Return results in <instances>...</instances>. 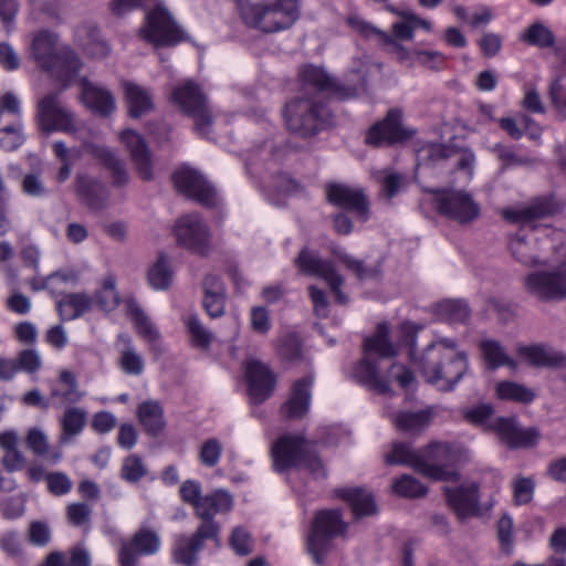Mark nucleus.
<instances>
[{
  "mask_svg": "<svg viewBox=\"0 0 566 566\" xmlns=\"http://www.w3.org/2000/svg\"><path fill=\"white\" fill-rule=\"evenodd\" d=\"M147 473L145 465L139 457L132 454L127 457L122 467L120 475L124 480L135 483Z\"/></svg>",
  "mask_w": 566,
  "mask_h": 566,
  "instance_id": "nucleus-61",
  "label": "nucleus"
},
{
  "mask_svg": "<svg viewBox=\"0 0 566 566\" xmlns=\"http://www.w3.org/2000/svg\"><path fill=\"white\" fill-rule=\"evenodd\" d=\"M0 448L4 452L0 463L7 472L20 471L25 467L27 459L19 449V437L15 431L6 430L0 433Z\"/></svg>",
  "mask_w": 566,
  "mask_h": 566,
  "instance_id": "nucleus-35",
  "label": "nucleus"
},
{
  "mask_svg": "<svg viewBox=\"0 0 566 566\" xmlns=\"http://www.w3.org/2000/svg\"><path fill=\"white\" fill-rule=\"evenodd\" d=\"M481 352L490 369H496L501 366L516 368V363L506 355L502 345L493 339L483 340L480 344Z\"/></svg>",
  "mask_w": 566,
  "mask_h": 566,
  "instance_id": "nucleus-44",
  "label": "nucleus"
},
{
  "mask_svg": "<svg viewBox=\"0 0 566 566\" xmlns=\"http://www.w3.org/2000/svg\"><path fill=\"white\" fill-rule=\"evenodd\" d=\"M137 416L145 431L156 437L165 428L164 410L157 401H145L139 405Z\"/></svg>",
  "mask_w": 566,
  "mask_h": 566,
  "instance_id": "nucleus-39",
  "label": "nucleus"
},
{
  "mask_svg": "<svg viewBox=\"0 0 566 566\" xmlns=\"http://www.w3.org/2000/svg\"><path fill=\"white\" fill-rule=\"evenodd\" d=\"M313 380V376L308 375L294 381L290 398L280 410L284 418L300 419L308 411Z\"/></svg>",
  "mask_w": 566,
  "mask_h": 566,
  "instance_id": "nucleus-30",
  "label": "nucleus"
},
{
  "mask_svg": "<svg viewBox=\"0 0 566 566\" xmlns=\"http://www.w3.org/2000/svg\"><path fill=\"white\" fill-rule=\"evenodd\" d=\"M424 380L441 391H452L468 370V358L463 352L440 350L428 345L417 361Z\"/></svg>",
  "mask_w": 566,
  "mask_h": 566,
  "instance_id": "nucleus-2",
  "label": "nucleus"
},
{
  "mask_svg": "<svg viewBox=\"0 0 566 566\" xmlns=\"http://www.w3.org/2000/svg\"><path fill=\"white\" fill-rule=\"evenodd\" d=\"M348 523L339 509H322L313 513L305 536L306 552L313 562L323 566L327 555L334 549L336 538H346Z\"/></svg>",
  "mask_w": 566,
  "mask_h": 566,
  "instance_id": "nucleus-3",
  "label": "nucleus"
},
{
  "mask_svg": "<svg viewBox=\"0 0 566 566\" xmlns=\"http://www.w3.org/2000/svg\"><path fill=\"white\" fill-rule=\"evenodd\" d=\"M232 505V496L223 490H216L202 496L193 506L196 516L201 520L197 528L210 530L209 532H212L214 536L219 537L220 525L214 521V516L220 512H229Z\"/></svg>",
  "mask_w": 566,
  "mask_h": 566,
  "instance_id": "nucleus-20",
  "label": "nucleus"
},
{
  "mask_svg": "<svg viewBox=\"0 0 566 566\" xmlns=\"http://www.w3.org/2000/svg\"><path fill=\"white\" fill-rule=\"evenodd\" d=\"M325 195L328 203L354 213L359 221L366 222L369 219L370 202L363 188L342 182H328Z\"/></svg>",
  "mask_w": 566,
  "mask_h": 566,
  "instance_id": "nucleus-14",
  "label": "nucleus"
},
{
  "mask_svg": "<svg viewBox=\"0 0 566 566\" xmlns=\"http://www.w3.org/2000/svg\"><path fill=\"white\" fill-rule=\"evenodd\" d=\"M431 416L428 410L400 411L394 416L392 422L398 430L415 434L429 426Z\"/></svg>",
  "mask_w": 566,
  "mask_h": 566,
  "instance_id": "nucleus-41",
  "label": "nucleus"
},
{
  "mask_svg": "<svg viewBox=\"0 0 566 566\" xmlns=\"http://www.w3.org/2000/svg\"><path fill=\"white\" fill-rule=\"evenodd\" d=\"M25 140L22 125H8L0 129V147L6 151L18 149Z\"/></svg>",
  "mask_w": 566,
  "mask_h": 566,
  "instance_id": "nucleus-58",
  "label": "nucleus"
},
{
  "mask_svg": "<svg viewBox=\"0 0 566 566\" xmlns=\"http://www.w3.org/2000/svg\"><path fill=\"white\" fill-rule=\"evenodd\" d=\"M81 97L84 105L102 117L112 115L116 108L113 94L104 86L97 85L86 77L80 82Z\"/></svg>",
  "mask_w": 566,
  "mask_h": 566,
  "instance_id": "nucleus-29",
  "label": "nucleus"
},
{
  "mask_svg": "<svg viewBox=\"0 0 566 566\" xmlns=\"http://www.w3.org/2000/svg\"><path fill=\"white\" fill-rule=\"evenodd\" d=\"M388 465H407L430 479H450L440 468L429 467L423 450H415L410 443L394 442L392 450L385 458Z\"/></svg>",
  "mask_w": 566,
  "mask_h": 566,
  "instance_id": "nucleus-18",
  "label": "nucleus"
},
{
  "mask_svg": "<svg viewBox=\"0 0 566 566\" xmlns=\"http://www.w3.org/2000/svg\"><path fill=\"white\" fill-rule=\"evenodd\" d=\"M496 534L503 552L506 554H511L514 542L513 520L507 513H504L497 521Z\"/></svg>",
  "mask_w": 566,
  "mask_h": 566,
  "instance_id": "nucleus-59",
  "label": "nucleus"
},
{
  "mask_svg": "<svg viewBox=\"0 0 566 566\" xmlns=\"http://www.w3.org/2000/svg\"><path fill=\"white\" fill-rule=\"evenodd\" d=\"M415 130L403 127L402 112L392 108L384 119L376 122L366 132L365 144L374 147H389L411 139Z\"/></svg>",
  "mask_w": 566,
  "mask_h": 566,
  "instance_id": "nucleus-12",
  "label": "nucleus"
},
{
  "mask_svg": "<svg viewBox=\"0 0 566 566\" xmlns=\"http://www.w3.org/2000/svg\"><path fill=\"white\" fill-rule=\"evenodd\" d=\"M364 349L366 356L353 368V378L377 394L390 392L389 384L381 377L376 361L370 358L373 355L380 358L397 355L395 345L389 340V326L386 323L378 324L375 334L365 339Z\"/></svg>",
  "mask_w": 566,
  "mask_h": 566,
  "instance_id": "nucleus-4",
  "label": "nucleus"
},
{
  "mask_svg": "<svg viewBox=\"0 0 566 566\" xmlns=\"http://www.w3.org/2000/svg\"><path fill=\"white\" fill-rule=\"evenodd\" d=\"M391 489L394 493L406 499L423 497L428 493V488L409 474H402L399 479L395 480Z\"/></svg>",
  "mask_w": 566,
  "mask_h": 566,
  "instance_id": "nucleus-52",
  "label": "nucleus"
},
{
  "mask_svg": "<svg viewBox=\"0 0 566 566\" xmlns=\"http://www.w3.org/2000/svg\"><path fill=\"white\" fill-rule=\"evenodd\" d=\"M188 333L196 347L209 348L212 342V333L200 322L198 315L192 314L186 319Z\"/></svg>",
  "mask_w": 566,
  "mask_h": 566,
  "instance_id": "nucleus-56",
  "label": "nucleus"
},
{
  "mask_svg": "<svg viewBox=\"0 0 566 566\" xmlns=\"http://www.w3.org/2000/svg\"><path fill=\"white\" fill-rule=\"evenodd\" d=\"M548 98L559 113H566V86L562 83L560 77H556L551 82Z\"/></svg>",
  "mask_w": 566,
  "mask_h": 566,
  "instance_id": "nucleus-64",
  "label": "nucleus"
},
{
  "mask_svg": "<svg viewBox=\"0 0 566 566\" xmlns=\"http://www.w3.org/2000/svg\"><path fill=\"white\" fill-rule=\"evenodd\" d=\"M242 23L264 34L291 29L301 17L300 0H234Z\"/></svg>",
  "mask_w": 566,
  "mask_h": 566,
  "instance_id": "nucleus-1",
  "label": "nucleus"
},
{
  "mask_svg": "<svg viewBox=\"0 0 566 566\" xmlns=\"http://www.w3.org/2000/svg\"><path fill=\"white\" fill-rule=\"evenodd\" d=\"M127 313L133 319L138 334L145 339L148 342H155L159 338V333L135 300H129L127 302Z\"/></svg>",
  "mask_w": 566,
  "mask_h": 566,
  "instance_id": "nucleus-47",
  "label": "nucleus"
},
{
  "mask_svg": "<svg viewBox=\"0 0 566 566\" xmlns=\"http://www.w3.org/2000/svg\"><path fill=\"white\" fill-rule=\"evenodd\" d=\"M303 88L316 92H329L339 99L357 97L367 92V76L361 70H353L347 76V83H339L323 67L305 65L300 71Z\"/></svg>",
  "mask_w": 566,
  "mask_h": 566,
  "instance_id": "nucleus-7",
  "label": "nucleus"
},
{
  "mask_svg": "<svg viewBox=\"0 0 566 566\" xmlns=\"http://www.w3.org/2000/svg\"><path fill=\"white\" fill-rule=\"evenodd\" d=\"M426 191L433 196L434 209L442 217L460 224L472 223L480 217V205L464 190L429 188Z\"/></svg>",
  "mask_w": 566,
  "mask_h": 566,
  "instance_id": "nucleus-9",
  "label": "nucleus"
},
{
  "mask_svg": "<svg viewBox=\"0 0 566 566\" xmlns=\"http://www.w3.org/2000/svg\"><path fill=\"white\" fill-rule=\"evenodd\" d=\"M522 40L541 49L553 48L556 42L555 34L542 22L532 23L522 35Z\"/></svg>",
  "mask_w": 566,
  "mask_h": 566,
  "instance_id": "nucleus-51",
  "label": "nucleus"
},
{
  "mask_svg": "<svg viewBox=\"0 0 566 566\" xmlns=\"http://www.w3.org/2000/svg\"><path fill=\"white\" fill-rule=\"evenodd\" d=\"M496 395L501 400L518 403H531L536 395L533 389L514 381H501L496 386Z\"/></svg>",
  "mask_w": 566,
  "mask_h": 566,
  "instance_id": "nucleus-46",
  "label": "nucleus"
},
{
  "mask_svg": "<svg viewBox=\"0 0 566 566\" xmlns=\"http://www.w3.org/2000/svg\"><path fill=\"white\" fill-rule=\"evenodd\" d=\"M21 190L24 195L33 198L45 197L50 193L42 178L40 168L27 172L21 180Z\"/></svg>",
  "mask_w": 566,
  "mask_h": 566,
  "instance_id": "nucleus-55",
  "label": "nucleus"
},
{
  "mask_svg": "<svg viewBox=\"0 0 566 566\" xmlns=\"http://www.w3.org/2000/svg\"><path fill=\"white\" fill-rule=\"evenodd\" d=\"M557 207L549 198H537L521 209H505L503 218L512 223H517L521 230H536L538 221L556 213Z\"/></svg>",
  "mask_w": 566,
  "mask_h": 566,
  "instance_id": "nucleus-21",
  "label": "nucleus"
},
{
  "mask_svg": "<svg viewBox=\"0 0 566 566\" xmlns=\"http://www.w3.org/2000/svg\"><path fill=\"white\" fill-rule=\"evenodd\" d=\"M147 280L149 285L155 290L169 289L172 281V271L165 253H159L156 263L148 270Z\"/></svg>",
  "mask_w": 566,
  "mask_h": 566,
  "instance_id": "nucleus-45",
  "label": "nucleus"
},
{
  "mask_svg": "<svg viewBox=\"0 0 566 566\" xmlns=\"http://www.w3.org/2000/svg\"><path fill=\"white\" fill-rule=\"evenodd\" d=\"M81 66V60L75 52L70 48H62L53 60L52 69L48 72L61 78L71 80L77 75Z\"/></svg>",
  "mask_w": 566,
  "mask_h": 566,
  "instance_id": "nucleus-40",
  "label": "nucleus"
},
{
  "mask_svg": "<svg viewBox=\"0 0 566 566\" xmlns=\"http://www.w3.org/2000/svg\"><path fill=\"white\" fill-rule=\"evenodd\" d=\"M120 140L130 156L137 175L144 181L153 180V155L144 137L133 129H125L120 133Z\"/></svg>",
  "mask_w": 566,
  "mask_h": 566,
  "instance_id": "nucleus-24",
  "label": "nucleus"
},
{
  "mask_svg": "<svg viewBox=\"0 0 566 566\" xmlns=\"http://www.w3.org/2000/svg\"><path fill=\"white\" fill-rule=\"evenodd\" d=\"M280 357L287 361H294L302 356V345L298 337L294 334H289L280 340L277 347Z\"/></svg>",
  "mask_w": 566,
  "mask_h": 566,
  "instance_id": "nucleus-62",
  "label": "nucleus"
},
{
  "mask_svg": "<svg viewBox=\"0 0 566 566\" xmlns=\"http://www.w3.org/2000/svg\"><path fill=\"white\" fill-rule=\"evenodd\" d=\"M25 443L34 455L46 457L52 464L57 463L62 459V451L50 450L46 434L36 427L29 429L25 436Z\"/></svg>",
  "mask_w": 566,
  "mask_h": 566,
  "instance_id": "nucleus-42",
  "label": "nucleus"
},
{
  "mask_svg": "<svg viewBox=\"0 0 566 566\" xmlns=\"http://www.w3.org/2000/svg\"><path fill=\"white\" fill-rule=\"evenodd\" d=\"M208 530L197 528L190 536L180 535L177 537L171 556L176 564L182 566H195L198 560V553L203 548L205 541H213L219 545L220 538Z\"/></svg>",
  "mask_w": 566,
  "mask_h": 566,
  "instance_id": "nucleus-25",
  "label": "nucleus"
},
{
  "mask_svg": "<svg viewBox=\"0 0 566 566\" xmlns=\"http://www.w3.org/2000/svg\"><path fill=\"white\" fill-rule=\"evenodd\" d=\"M423 455L429 467L440 468L450 475V479H433L434 481L457 482L460 480V473L454 469L460 455L453 446L447 442H432L423 449Z\"/></svg>",
  "mask_w": 566,
  "mask_h": 566,
  "instance_id": "nucleus-28",
  "label": "nucleus"
},
{
  "mask_svg": "<svg viewBox=\"0 0 566 566\" xmlns=\"http://www.w3.org/2000/svg\"><path fill=\"white\" fill-rule=\"evenodd\" d=\"M50 397L54 406L61 407L80 402L84 392L78 389L75 375L70 370H62L59 375L57 385L51 388Z\"/></svg>",
  "mask_w": 566,
  "mask_h": 566,
  "instance_id": "nucleus-32",
  "label": "nucleus"
},
{
  "mask_svg": "<svg viewBox=\"0 0 566 566\" xmlns=\"http://www.w3.org/2000/svg\"><path fill=\"white\" fill-rule=\"evenodd\" d=\"M87 420V412L84 409L70 407L60 419L62 432L59 437L60 444L69 443L73 438L78 436Z\"/></svg>",
  "mask_w": 566,
  "mask_h": 566,
  "instance_id": "nucleus-38",
  "label": "nucleus"
},
{
  "mask_svg": "<svg viewBox=\"0 0 566 566\" xmlns=\"http://www.w3.org/2000/svg\"><path fill=\"white\" fill-rule=\"evenodd\" d=\"M229 544L239 556H247L253 552L252 536L243 526H237L232 530Z\"/></svg>",
  "mask_w": 566,
  "mask_h": 566,
  "instance_id": "nucleus-57",
  "label": "nucleus"
},
{
  "mask_svg": "<svg viewBox=\"0 0 566 566\" xmlns=\"http://www.w3.org/2000/svg\"><path fill=\"white\" fill-rule=\"evenodd\" d=\"M86 148L88 154L108 171L114 188H125L129 184L130 176L126 164L114 150L96 144H90Z\"/></svg>",
  "mask_w": 566,
  "mask_h": 566,
  "instance_id": "nucleus-27",
  "label": "nucleus"
},
{
  "mask_svg": "<svg viewBox=\"0 0 566 566\" xmlns=\"http://www.w3.org/2000/svg\"><path fill=\"white\" fill-rule=\"evenodd\" d=\"M336 495L349 503L356 517L377 513V505L371 493L361 488H344L335 491Z\"/></svg>",
  "mask_w": 566,
  "mask_h": 566,
  "instance_id": "nucleus-36",
  "label": "nucleus"
},
{
  "mask_svg": "<svg viewBox=\"0 0 566 566\" xmlns=\"http://www.w3.org/2000/svg\"><path fill=\"white\" fill-rule=\"evenodd\" d=\"M294 263L303 274L324 280L334 293L336 303L348 304L349 297L342 291L344 277L337 272L333 261L322 259L307 248H303Z\"/></svg>",
  "mask_w": 566,
  "mask_h": 566,
  "instance_id": "nucleus-11",
  "label": "nucleus"
},
{
  "mask_svg": "<svg viewBox=\"0 0 566 566\" xmlns=\"http://www.w3.org/2000/svg\"><path fill=\"white\" fill-rule=\"evenodd\" d=\"M99 310L111 312L119 304V294L116 291V279L113 274L103 280L102 289L98 290L93 298Z\"/></svg>",
  "mask_w": 566,
  "mask_h": 566,
  "instance_id": "nucleus-50",
  "label": "nucleus"
},
{
  "mask_svg": "<svg viewBox=\"0 0 566 566\" xmlns=\"http://www.w3.org/2000/svg\"><path fill=\"white\" fill-rule=\"evenodd\" d=\"M490 151L500 163V171L504 172L512 167L531 166L534 159L517 154L515 146L497 143L490 148Z\"/></svg>",
  "mask_w": 566,
  "mask_h": 566,
  "instance_id": "nucleus-43",
  "label": "nucleus"
},
{
  "mask_svg": "<svg viewBox=\"0 0 566 566\" xmlns=\"http://www.w3.org/2000/svg\"><path fill=\"white\" fill-rule=\"evenodd\" d=\"M75 192L90 210L99 211L106 208L108 192L99 180L88 175H77L75 178Z\"/></svg>",
  "mask_w": 566,
  "mask_h": 566,
  "instance_id": "nucleus-31",
  "label": "nucleus"
},
{
  "mask_svg": "<svg viewBox=\"0 0 566 566\" xmlns=\"http://www.w3.org/2000/svg\"><path fill=\"white\" fill-rule=\"evenodd\" d=\"M245 377L249 395L253 402L261 403L272 395L276 379L265 364L259 360L247 363Z\"/></svg>",
  "mask_w": 566,
  "mask_h": 566,
  "instance_id": "nucleus-26",
  "label": "nucleus"
},
{
  "mask_svg": "<svg viewBox=\"0 0 566 566\" xmlns=\"http://www.w3.org/2000/svg\"><path fill=\"white\" fill-rule=\"evenodd\" d=\"M35 122L44 134L76 130L74 114L62 103L60 92H52L39 99Z\"/></svg>",
  "mask_w": 566,
  "mask_h": 566,
  "instance_id": "nucleus-10",
  "label": "nucleus"
},
{
  "mask_svg": "<svg viewBox=\"0 0 566 566\" xmlns=\"http://www.w3.org/2000/svg\"><path fill=\"white\" fill-rule=\"evenodd\" d=\"M143 38L156 46H174L185 40V32L176 24L167 10L157 7L146 15Z\"/></svg>",
  "mask_w": 566,
  "mask_h": 566,
  "instance_id": "nucleus-13",
  "label": "nucleus"
},
{
  "mask_svg": "<svg viewBox=\"0 0 566 566\" xmlns=\"http://www.w3.org/2000/svg\"><path fill=\"white\" fill-rule=\"evenodd\" d=\"M222 454V446L216 438L206 440L199 450V460L207 468L218 464Z\"/></svg>",
  "mask_w": 566,
  "mask_h": 566,
  "instance_id": "nucleus-60",
  "label": "nucleus"
},
{
  "mask_svg": "<svg viewBox=\"0 0 566 566\" xmlns=\"http://www.w3.org/2000/svg\"><path fill=\"white\" fill-rule=\"evenodd\" d=\"M500 441L509 449H531L538 443L541 432L537 428H523L514 417L497 418L492 424Z\"/></svg>",
  "mask_w": 566,
  "mask_h": 566,
  "instance_id": "nucleus-17",
  "label": "nucleus"
},
{
  "mask_svg": "<svg viewBox=\"0 0 566 566\" xmlns=\"http://www.w3.org/2000/svg\"><path fill=\"white\" fill-rule=\"evenodd\" d=\"M339 256L346 269L353 272L358 280H378L381 277V261H377L373 265H367L363 260L355 259L349 254H342Z\"/></svg>",
  "mask_w": 566,
  "mask_h": 566,
  "instance_id": "nucleus-48",
  "label": "nucleus"
},
{
  "mask_svg": "<svg viewBox=\"0 0 566 566\" xmlns=\"http://www.w3.org/2000/svg\"><path fill=\"white\" fill-rule=\"evenodd\" d=\"M56 43L57 35L48 30H42L33 36L31 52L34 60L44 71L52 69L53 60L59 53Z\"/></svg>",
  "mask_w": 566,
  "mask_h": 566,
  "instance_id": "nucleus-34",
  "label": "nucleus"
},
{
  "mask_svg": "<svg viewBox=\"0 0 566 566\" xmlns=\"http://www.w3.org/2000/svg\"><path fill=\"white\" fill-rule=\"evenodd\" d=\"M273 468L282 473L291 468H305L315 478H325L326 470L313 444L302 436L285 434L271 449Z\"/></svg>",
  "mask_w": 566,
  "mask_h": 566,
  "instance_id": "nucleus-6",
  "label": "nucleus"
},
{
  "mask_svg": "<svg viewBox=\"0 0 566 566\" xmlns=\"http://www.w3.org/2000/svg\"><path fill=\"white\" fill-rule=\"evenodd\" d=\"M170 101L182 114L193 119L195 130L199 135L208 137L211 133L213 116L208 96L199 84L192 80L179 83L172 90Z\"/></svg>",
  "mask_w": 566,
  "mask_h": 566,
  "instance_id": "nucleus-8",
  "label": "nucleus"
},
{
  "mask_svg": "<svg viewBox=\"0 0 566 566\" xmlns=\"http://www.w3.org/2000/svg\"><path fill=\"white\" fill-rule=\"evenodd\" d=\"M479 491L480 486L475 482L457 488H443L448 505L461 521L481 514Z\"/></svg>",
  "mask_w": 566,
  "mask_h": 566,
  "instance_id": "nucleus-23",
  "label": "nucleus"
},
{
  "mask_svg": "<svg viewBox=\"0 0 566 566\" xmlns=\"http://www.w3.org/2000/svg\"><path fill=\"white\" fill-rule=\"evenodd\" d=\"M470 308L462 300H447L437 305V315L451 323H464L470 317Z\"/></svg>",
  "mask_w": 566,
  "mask_h": 566,
  "instance_id": "nucleus-49",
  "label": "nucleus"
},
{
  "mask_svg": "<svg viewBox=\"0 0 566 566\" xmlns=\"http://www.w3.org/2000/svg\"><path fill=\"white\" fill-rule=\"evenodd\" d=\"M283 115L287 129L303 138L314 137L334 123L327 104L315 96L294 97L286 103Z\"/></svg>",
  "mask_w": 566,
  "mask_h": 566,
  "instance_id": "nucleus-5",
  "label": "nucleus"
},
{
  "mask_svg": "<svg viewBox=\"0 0 566 566\" xmlns=\"http://www.w3.org/2000/svg\"><path fill=\"white\" fill-rule=\"evenodd\" d=\"M93 297L84 292L64 293L56 301V311L62 322L73 321L90 312Z\"/></svg>",
  "mask_w": 566,
  "mask_h": 566,
  "instance_id": "nucleus-33",
  "label": "nucleus"
},
{
  "mask_svg": "<svg viewBox=\"0 0 566 566\" xmlns=\"http://www.w3.org/2000/svg\"><path fill=\"white\" fill-rule=\"evenodd\" d=\"M160 538L150 528L138 530L129 542H124L118 552L119 566H138V558L153 555L159 551Z\"/></svg>",
  "mask_w": 566,
  "mask_h": 566,
  "instance_id": "nucleus-22",
  "label": "nucleus"
},
{
  "mask_svg": "<svg viewBox=\"0 0 566 566\" xmlns=\"http://www.w3.org/2000/svg\"><path fill=\"white\" fill-rule=\"evenodd\" d=\"M535 482L532 478H517L513 482L514 503L516 505L528 504L533 500Z\"/></svg>",
  "mask_w": 566,
  "mask_h": 566,
  "instance_id": "nucleus-63",
  "label": "nucleus"
},
{
  "mask_svg": "<svg viewBox=\"0 0 566 566\" xmlns=\"http://www.w3.org/2000/svg\"><path fill=\"white\" fill-rule=\"evenodd\" d=\"M176 190L206 207L216 203V190L202 174L189 166H180L171 176Z\"/></svg>",
  "mask_w": 566,
  "mask_h": 566,
  "instance_id": "nucleus-16",
  "label": "nucleus"
},
{
  "mask_svg": "<svg viewBox=\"0 0 566 566\" xmlns=\"http://www.w3.org/2000/svg\"><path fill=\"white\" fill-rule=\"evenodd\" d=\"M510 250L515 260L526 266L541 264L534 248L523 237L516 235L510 243Z\"/></svg>",
  "mask_w": 566,
  "mask_h": 566,
  "instance_id": "nucleus-54",
  "label": "nucleus"
},
{
  "mask_svg": "<svg viewBox=\"0 0 566 566\" xmlns=\"http://www.w3.org/2000/svg\"><path fill=\"white\" fill-rule=\"evenodd\" d=\"M518 353L525 357L531 365L536 367L557 366L562 361L560 357L539 345L521 347Z\"/></svg>",
  "mask_w": 566,
  "mask_h": 566,
  "instance_id": "nucleus-53",
  "label": "nucleus"
},
{
  "mask_svg": "<svg viewBox=\"0 0 566 566\" xmlns=\"http://www.w3.org/2000/svg\"><path fill=\"white\" fill-rule=\"evenodd\" d=\"M125 97L128 115L133 118H139L154 108V103L148 91L135 83H125Z\"/></svg>",
  "mask_w": 566,
  "mask_h": 566,
  "instance_id": "nucleus-37",
  "label": "nucleus"
},
{
  "mask_svg": "<svg viewBox=\"0 0 566 566\" xmlns=\"http://www.w3.org/2000/svg\"><path fill=\"white\" fill-rule=\"evenodd\" d=\"M178 243L200 255L210 251L209 230L198 216L181 217L175 226Z\"/></svg>",
  "mask_w": 566,
  "mask_h": 566,
  "instance_id": "nucleus-19",
  "label": "nucleus"
},
{
  "mask_svg": "<svg viewBox=\"0 0 566 566\" xmlns=\"http://www.w3.org/2000/svg\"><path fill=\"white\" fill-rule=\"evenodd\" d=\"M528 294L542 302L566 298V269L553 271H535L524 279Z\"/></svg>",
  "mask_w": 566,
  "mask_h": 566,
  "instance_id": "nucleus-15",
  "label": "nucleus"
}]
</instances>
